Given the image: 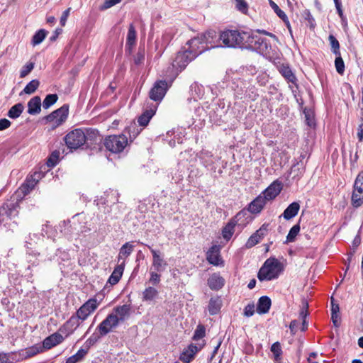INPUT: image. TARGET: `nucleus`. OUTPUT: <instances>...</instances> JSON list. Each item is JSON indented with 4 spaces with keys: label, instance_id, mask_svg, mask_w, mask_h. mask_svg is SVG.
Returning a JSON list of instances; mask_svg holds the SVG:
<instances>
[{
    "label": "nucleus",
    "instance_id": "f257e3e1",
    "mask_svg": "<svg viewBox=\"0 0 363 363\" xmlns=\"http://www.w3.org/2000/svg\"><path fill=\"white\" fill-rule=\"evenodd\" d=\"M282 271L281 262L276 258L267 259L259 269L257 278L260 281L277 279Z\"/></svg>",
    "mask_w": 363,
    "mask_h": 363
},
{
    "label": "nucleus",
    "instance_id": "f03ea898",
    "mask_svg": "<svg viewBox=\"0 0 363 363\" xmlns=\"http://www.w3.org/2000/svg\"><path fill=\"white\" fill-rule=\"evenodd\" d=\"M105 147L113 153L122 152L128 145V138L125 134L109 135L105 138Z\"/></svg>",
    "mask_w": 363,
    "mask_h": 363
},
{
    "label": "nucleus",
    "instance_id": "7ed1b4c3",
    "mask_svg": "<svg viewBox=\"0 0 363 363\" xmlns=\"http://www.w3.org/2000/svg\"><path fill=\"white\" fill-rule=\"evenodd\" d=\"M86 140V133L80 128L74 129L68 133L65 137V144L69 149H78Z\"/></svg>",
    "mask_w": 363,
    "mask_h": 363
},
{
    "label": "nucleus",
    "instance_id": "20e7f679",
    "mask_svg": "<svg viewBox=\"0 0 363 363\" xmlns=\"http://www.w3.org/2000/svg\"><path fill=\"white\" fill-rule=\"evenodd\" d=\"M264 41L262 38L250 32L241 31L240 48L260 49Z\"/></svg>",
    "mask_w": 363,
    "mask_h": 363
},
{
    "label": "nucleus",
    "instance_id": "39448f33",
    "mask_svg": "<svg viewBox=\"0 0 363 363\" xmlns=\"http://www.w3.org/2000/svg\"><path fill=\"white\" fill-rule=\"evenodd\" d=\"M210 33L201 34L188 41L189 51L191 52L194 56L196 57L203 52L208 48L207 46V35L209 36Z\"/></svg>",
    "mask_w": 363,
    "mask_h": 363
},
{
    "label": "nucleus",
    "instance_id": "423d86ee",
    "mask_svg": "<svg viewBox=\"0 0 363 363\" xmlns=\"http://www.w3.org/2000/svg\"><path fill=\"white\" fill-rule=\"evenodd\" d=\"M241 31L237 30H226L220 33V40L225 47L240 48Z\"/></svg>",
    "mask_w": 363,
    "mask_h": 363
},
{
    "label": "nucleus",
    "instance_id": "0eeeda50",
    "mask_svg": "<svg viewBox=\"0 0 363 363\" xmlns=\"http://www.w3.org/2000/svg\"><path fill=\"white\" fill-rule=\"evenodd\" d=\"M363 203V171L357 175L352 195V204L354 207L358 208Z\"/></svg>",
    "mask_w": 363,
    "mask_h": 363
},
{
    "label": "nucleus",
    "instance_id": "6e6552de",
    "mask_svg": "<svg viewBox=\"0 0 363 363\" xmlns=\"http://www.w3.org/2000/svg\"><path fill=\"white\" fill-rule=\"evenodd\" d=\"M118 325L117 318L113 314H108L107 317L98 325L97 330L100 336H105Z\"/></svg>",
    "mask_w": 363,
    "mask_h": 363
},
{
    "label": "nucleus",
    "instance_id": "1a4fd4ad",
    "mask_svg": "<svg viewBox=\"0 0 363 363\" xmlns=\"http://www.w3.org/2000/svg\"><path fill=\"white\" fill-rule=\"evenodd\" d=\"M196 57L189 51L179 52L172 62V67L176 69H183Z\"/></svg>",
    "mask_w": 363,
    "mask_h": 363
},
{
    "label": "nucleus",
    "instance_id": "9d476101",
    "mask_svg": "<svg viewBox=\"0 0 363 363\" xmlns=\"http://www.w3.org/2000/svg\"><path fill=\"white\" fill-rule=\"evenodd\" d=\"M69 108L64 105L45 117L48 122H55L56 126L61 125L67 118Z\"/></svg>",
    "mask_w": 363,
    "mask_h": 363
},
{
    "label": "nucleus",
    "instance_id": "9b49d317",
    "mask_svg": "<svg viewBox=\"0 0 363 363\" xmlns=\"http://www.w3.org/2000/svg\"><path fill=\"white\" fill-rule=\"evenodd\" d=\"M168 89L167 83L164 80L156 82L150 91V98L155 101H161Z\"/></svg>",
    "mask_w": 363,
    "mask_h": 363
},
{
    "label": "nucleus",
    "instance_id": "f8f14e48",
    "mask_svg": "<svg viewBox=\"0 0 363 363\" xmlns=\"http://www.w3.org/2000/svg\"><path fill=\"white\" fill-rule=\"evenodd\" d=\"M99 303L96 298L89 299L77 311V315L81 319V322L85 320L88 316L98 307Z\"/></svg>",
    "mask_w": 363,
    "mask_h": 363
},
{
    "label": "nucleus",
    "instance_id": "ddd939ff",
    "mask_svg": "<svg viewBox=\"0 0 363 363\" xmlns=\"http://www.w3.org/2000/svg\"><path fill=\"white\" fill-rule=\"evenodd\" d=\"M282 189L281 184L277 181L272 183L261 194L268 201L274 199Z\"/></svg>",
    "mask_w": 363,
    "mask_h": 363
},
{
    "label": "nucleus",
    "instance_id": "4468645a",
    "mask_svg": "<svg viewBox=\"0 0 363 363\" xmlns=\"http://www.w3.org/2000/svg\"><path fill=\"white\" fill-rule=\"evenodd\" d=\"M150 252L152 255V268L156 272H163L165 270L167 263L162 257L160 252L152 249L151 247L148 246Z\"/></svg>",
    "mask_w": 363,
    "mask_h": 363
},
{
    "label": "nucleus",
    "instance_id": "2eb2a0df",
    "mask_svg": "<svg viewBox=\"0 0 363 363\" xmlns=\"http://www.w3.org/2000/svg\"><path fill=\"white\" fill-rule=\"evenodd\" d=\"M130 306L124 304L115 307L111 314L115 315L118 319V323L127 320L130 315Z\"/></svg>",
    "mask_w": 363,
    "mask_h": 363
},
{
    "label": "nucleus",
    "instance_id": "dca6fc26",
    "mask_svg": "<svg viewBox=\"0 0 363 363\" xmlns=\"http://www.w3.org/2000/svg\"><path fill=\"white\" fill-rule=\"evenodd\" d=\"M64 340V337L62 334L59 333H55L47 337L43 342V349H51L52 347L59 345Z\"/></svg>",
    "mask_w": 363,
    "mask_h": 363
},
{
    "label": "nucleus",
    "instance_id": "f3484780",
    "mask_svg": "<svg viewBox=\"0 0 363 363\" xmlns=\"http://www.w3.org/2000/svg\"><path fill=\"white\" fill-rule=\"evenodd\" d=\"M267 231V227L263 225L259 230L253 233L247 240L245 246L247 248H251L257 245L264 236Z\"/></svg>",
    "mask_w": 363,
    "mask_h": 363
},
{
    "label": "nucleus",
    "instance_id": "a211bd4d",
    "mask_svg": "<svg viewBox=\"0 0 363 363\" xmlns=\"http://www.w3.org/2000/svg\"><path fill=\"white\" fill-rule=\"evenodd\" d=\"M80 318L77 315L76 316H72L64 325L60 328V332H64L67 329H69L67 336L72 334L73 332L79 326L81 322Z\"/></svg>",
    "mask_w": 363,
    "mask_h": 363
},
{
    "label": "nucleus",
    "instance_id": "6ab92c4d",
    "mask_svg": "<svg viewBox=\"0 0 363 363\" xmlns=\"http://www.w3.org/2000/svg\"><path fill=\"white\" fill-rule=\"evenodd\" d=\"M267 202L262 195L259 194L249 204L248 211L252 213H259L263 209Z\"/></svg>",
    "mask_w": 363,
    "mask_h": 363
},
{
    "label": "nucleus",
    "instance_id": "aec40b11",
    "mask_svg": "<svg viewBox=\"0 0 363 363\" xmlns=\"http://www.w3.org/2000/svg\"><path fill=\"white\" fill-rule=\"evenodd\" d=\"M206 259L208 262L215 266L220 264L221 261L219 255V247L217 245H213L206 253Z\"/></svg>",
    "mask_w": 363,
    "mask_h": 363
},
{
    "label": "nucleus",
    "instance_id": "412c9836",
    "mask_svg": "<svg viewBox=\"0 0 363 363\" xmlns=\"http://www.w3.org/2000/svg\"><path fill=\"white\" fill-rule=\"evenodd\" d=\"M41 111V99L38 96L33 97L28 102V113L30 115L38 114Z\"/></svg>",
    "mask_w": 363,
    "mask_h": 363
},
{
    "label": "nucleus",
    "instance_id": "4be33fe9",
    "mask_svg": "<svg viewBox=\"0 0 363 363\" xmlns=\"http://www.w3.org/2000/svg\"><path fill=\"white\" fill-rule=\"evenodd\" d=\"M134 250V246L130 242H125L122 247L120 248L119 253L118 255V264H120L122 261L124 262V265L125 264V258H127Z\"/></svg>",
    "mask_w": 363,
    "mask_h": 363
},
{
    "label": "nucleus",
    "instance_id": "5701e85b",
    "mask_svg": "<svg viewBox=\"0 0 363 363\" xmlns=\"http://www.w3.org/2000/svg\"><path fill=\"white\" fill-rule=\"evenodd\" d=\"M225 284L224 279L219 274H213L208 279V285L212 290L220 289Z\"/></svg>",
    "mask_w": 363,
    "mask_h": 363
},
{
    "label": "nucleus",
    "instance_id": "b1692460",
    "mask_svg": "<svg viewBox=\"0 0 363 363\" xmlns=\"http://www.w3.org/2000/svg\"><path fill=\"white\" fill-rule=\"evenodd\" d=\"M124 268L125 267L123 261H122L120 264H118V265L115 267L113 272L108 279V282L111 285L116 284L119 281L123 273Z\"/></svg>",
    "mask_w": 363,
    "mask_h": 363
},
{
    "label": "nucleus",
    "instance_id": "393cba45",
    "mask_svg": "<svg viewBox=\"0 0 363 363\" xmlns=\"http://www.w3.org/2000/svg\"><path fill=\"white\" fill-rule=\"evenodd\" d=\"M222 306V300L219 296L212 297L209 300L208 310L211 315L218 314Z\"/></svg>",
    "mask_w": 363,
    "mask_h": 363
},
{
    "label": "nucleus",
    "instance_id": "a878e982",
    "mask_svg": "<svg viewBox=\"0 0 363 363\" xmlns=\"http://www.w3.org/2000/svg\"><path fill=\"white\" fill-rule=\"evenodd\" d=\"M299 209V203L293 202L284 210L281 216L284 219L290 220L298 214Z\"/></svg>",
    "mask_w": 363,
    "mask_h": 363
},
{
    "label": "nucleus",
    "instance_id": "bb28decb",
    "mask_svg": "<svg viewBox=\"0 0 363 363\" xmlns=\"http://www.w3.org/2000/svg\"><path fill=\"white\" fill-rule=\"evenodd\" d=\"M271 299L266 296L259 298L257 303V311L259 314L267 313L271 306Z\"/></svg>",
    "mask_w": 363,
    "mask_h": 363
},
{
    "label": "nucleus",
    "instance_id": "cd10ccee",
    "mask_svg": "<svg viewBox=\"0 0 363 363\" xmlns=\"http://www.w3.org/2000/svg\"><path fill=\"white\" fill-rule=\"evenodd\" d=\"M236 224L237 221L235 219H231L223 228L222 235L225 240H229L232 238Z\"/></svg>",
    "mask_w": 363,
    "mask_h": 363
},
{
    "label": "nucleus",
    "instance_id": "c85d7f7f",
    "mask_svg": "<svg viewBox=\"0 0 363 363\" xmlns=\"http://www.w3.org/2000/svg\"><path fill=\"white\" fill-rule=\"evenodd\" d=\"M156 107L154 106L149 110H146L139 118H138V123L141 126H146L150 120L155 113Z\"/></svg>",
    "mask_w": 363,
    "mask_h": 363
},
{
    "label": "nucleus",
    "instance_id": "c756f323",
    "mask_svg": "<svg viewBox=\"0 0 363 363\" xmlns=\"http://www.w3.org/2000/svg\"><path fill=\"white\" fill-rule=\"evenodd\" d=\"M159 295L158 291L152 286L146 288L143 292V301H152L155 300Z\"/></svg>",
    "mask_w": 363,
    "mask_h": 363
},
{
    "label": "nucleus",
    "instance_id": "7c9ffc66",
    "mask_svg": "<svg viewBox=\"0 0 363 363\" xmlns=\"http://www.w3.org/2000/svg\"><path fill=\"white\" fill-rule=\"evenodd\" d=\"M279 72L288 82L295 84L296 78L289 67L282 65L279 69Z\"/></svg>",
    "mask_w": 363,
    "mask_h": 363
},
{
    "label": "nucleus",
    "instance_id": "2f4dec72",
    "mask_svg": "<svg viewBox=\"0 0 363 363\" xmlns=\"http://www.w3.org/2000/svg\"><path fill=\"white\" fill-rule=\"evenodd\" d=\"M23 109L24 107L22 104H16L9 109L7 115L11 118H17L22 113Z\"/></svg>",
    "mask_w": 363,
    "mask_h": 363
},
{
    "label": "nucleus",
    "instance_id": "473e14b6",
    "mask_svg": "<svg viewBox=\"0 0 363 363\" xmlns=\"http://www.w3.org/2000/svg\"><path fill=\"white\" fill-rule=\"evenodd\" d=\"M87 352L88 349L81 348L80 350H78V352L76 354L69 357L67 359L66 363H77L81 361L87 354Z\"/></svg>",
    "mask_w": 363,
    "mask_h": 363
},
{
    "label": "nucleus",
    "instance_id": "72a5a7b5",
    "mask_svg": "<svg viewBox=\"0 0 363 363\" xmlns=\"http://www.w3.org/2000/svg\"><path fill=\"white\" fill-rule=\"evenodd\" d=\"M136 40V30L133 24H130L127 35L126 45L131 48L135 45Z\"/></svg>",
    "mask_w": 363,
    "mask_h": 363
},
{
    "label": "nucleus",
    "instance_id": "f704fd0d",
    "mask_svg": "<svg viewBox=\"0 0 363 363\" xmlns=\"http://www.w3.org/2000/svg\"><path fill=\"white\" fill-rule=\"evenodd\" d=\"M40 85V82L38 79H33L30 81L21 92L22 94H31L34 93Z\"/></svg>",
    "mask_w": 363,
    "mask_h": 363
},
{
    "label": "nucleus",
    "instance_id": "c9c22d12",
    "mask_svg": "<svg viewBox=\"0 0 363 363\" xmlns=\"http://www.w3.org/2000/svg\"><path fill=\"white\" fill-rule=\"evenodd\" d=\"M43 350L44 349H43V346L35 345L32 347L26 348L24 351V355L26 357H31L40 352H42L43 351Z\"/></svg>",
    "mask_w": 363,
    "mask_h": 363
},
{
    "label": "nucleus",
    "instance_id": "e433bc0d",
    "mask_svg": "<svg viewBox=\"0 0 363 363\" xmlns=\"http://www.w3.org/2000/svg\"><path fill=\"white\" fill-rule=\"evenodd\" d=\"M141 129H139L135 123L126 128L125 130V132L128 133L130 142H132L138 135Z\"/></svg>",
    "mask_w": 363,
    "mask_h": 363
},
{
    "label": "nucleus",
    "instance_id": "4c0bfd02",
    "mask_svg": "<svg viewBox=\"0 0 363 363\" xmlns=\"http://www.w3.org/2000/svg\"><path fill=\"white\" fill-rule=\"evenodd\" d=\"M57 99L58 96L55 94L47 95L43 102V107L45 109L49 108L51 106L57 102Z\"/></svg>",
    "mask_w": 363,
    "mask_h": 363
},
{
    "label": "nucleus",
    "instance_id": "58836bf2",
    "mask_svg": "<svg viewBox=\"0 0 363 363\" xmlns=\"http://www.w3.org/2000/svg\"><path fill=\"white\" fill-rule=\"evenodd\" d=\"M300 231V225L298 224L294 225L289 230L286 236V242H291L295 240L296 237Z\"/></svg>",
    "mask_w": 363,
    "mask_h": 363
},
{
    "label": "nucleus",
    "instance_id": "ea45409f",
    "mask_svg": "<svg viewBox=\"0 0 363 363\" xmlns=\"http://www.w3.org/2000/svg\"><path fill=\"white\" fill-rule=\"evenodd\" d=\"M328 40H329L333 52L335 55H340V44H339L338 40L336 39V38L333 35H330L328 37Z\"/></svg>",
    "mask_w": 363,
    "mask_h": 363
},
{
    "label": "nucleus",
    "instance_id": "a19ab883",
    "mask_svg": "<svg viewBox=\"0 0 363 363\" xmlns=\"http://www.w3.org/2000/svg\"><path fill=\"white\" fill-rule=\"evenodd\" d=\"M47 32L44 29L38 30L33 37L32 43L33 45L40 44L46 37Z\"/></svg>",
    "mask_w": 363,
    "mask_h": 363
},
{
    "label": "nucleus",
    "instance_id": "79ce46f5",
    "mask_svg": "<svg viewBox=\"0 0 363 363\" xmlns=\"http://www.w3.org/2000/svg\"><path fill=\"white\" fill-rule=\"evenodd\" d=\"M269 5L274 11L277 13V15L283 21L286 20V13L278 6V5L274 2L272 0H269Z\"/></svg>",
    "mask_w": 363,
    "mask_h": 363
},
{
    "label": "nucleus",
    "instance_id": "37998d69",
    "mask_svg": "<svg viewBox=\"0 0 363 363\" xmlns=\"http://www.w3.org/2000/svg\"><path fill=\"white\" fill-rule=\"evenodd\" d=\"M38 174L35 173L33 176H31L30 178H28L25 182V184L23 185V189H27V191L32 190L36 184L38 183V179L35 178H33V177L36 176Z\"/></svg>",
    "mask_w": 363,
    "mask_h": 363
},
{
    "label": "nucleus",
    "instance_id": "c03bdc74",
    "mask_svg": "<svg viewBox=\"0 0 363 363\" xmlns=\"http://www.w3.org/2000/svg\"><path fill=\"white\" fill-rule=\"evenodd\" d=\"M335 65L337 72L339 74H342L345 72V64H344V61H343L342 58L340 56V54L336 55V58L335 60Z\"/></svg>",
    "mask_w": 363,
    "mask_h": 363
},
{
    "label": "nucleus",
    "instance_id": "a18cd8bd",
    "mask_svg": "<svg viewBox=\"0 0 363 363\" xmlns=\"http://www.w3.org/2000/svg\"><path fill=\"white\" fill-rule=\"evenodd\" d=\"M271 351L273 353L276 360L280 359V357L282 354V350L279 342H276L272 345Z\"/></svg>",
    "mask_w": 363,
    "mask_h": 363
},
{
    "label": "nucleus",
    "instance_id": "49530a36",
    "mask_svg": "<svg viewBox=\"0 0 363 363\" xmlns=\"http://www.w3.org/2000/svg\"><path fill=\"white\" fill-rule=\"evenodd\" d=\"M206 334L205 327L202 325H199L194 332L193 339L194 340H199L203 338Z\"/></svg>",
    "mask_w": 363,
    "mask_h": 363
},
{
    "label": "nucleus",
    "instance_id": "de8ad7c7",
    "mask_svg": "<svg viewBox=\"0 0 363 363\" xmlns=\"http://www.w3.org/2000/svg\"><path fill=\"white\" fill-rule=\"evenodd\" d=\"M35 64L33 62H28L25 65L21 72H20V77L24 78L26 77L34 68Z\"/></svg>",
    "mask_w": 363,
    "mask_h": 363
},
{
    "label": "nucleus",
    "instance_id": "09e8293b",
    "mask_svg": "<svg viewBox=\"0 0 363 363\" xmlns=\"http://www.w3.org/2000/svg\"><path fill=\"white\" fill-rule=\"evenodd\" d=\"M235 8L242 13H246L248 10V5L245 0H235Z\"/></svg>",
    "mask_w": 363,
    "mask_h": 363
},
{
    "label": "nucleus",
    "instance_id": "8fccbe9b",
    "mask_svg": "<svg viewBox=\"0 0 363 363\" xmlns=\"http://www.w3.org/2000/svg\"><path fill=\"white\" fill-rule=\"evenodd\" d=\"M107 194V203H115L118 201V193L115 190H110L106 192Z\"/></svg>",
    "mask_w": 363,
    "mask_h": 363
},
{
    "label": "nucleus",
    "instance_id": "3c124183",
    "mask_svg": "<svg viewBox=\"0 0 363 363\" xmlns=\"http://www.w3.org/2000/svg\"><path fill=\"white\" fill-rule=\"evenodd\" d=\"M240 87L237 86V88L235 89V94L238 98H242V96L246 93V84L243 82H240Z\"/></svg>",
    "mask_w": 363,
    "mask_h": 363
},
{
    "label": "nucleus",
    "instance_id": "603ef678",
    "mask_svg": "<svg viewBox=\"0 0 363 363\" xmlns=\"http://www.w3.org/2000/svg\"><path fill=\"white\" fill-rule=\"evenodd\" d=\"M122 0H104V4L101 6V10H106L118 4Z\"/></svg>",
    "mask_w": 363,
    "mask_h": 363
},
{
    "label": "nucleus",
    "instance_id": "864d4df0",
    "mask_svg": "<svg viewBox=\"0 0 363 363\" xmlns=\"http://www.w3.org/2000/svg\"><path fill=\"white\" fill-rule=\"evenodd\" d=\"M159 272L150 271V278L149 281L152 284H158L160 281V274H158Z\"/></svg>",
    "mask_w": 363,
    "mask_h": 363
},
{
    "label": "nucleus",
    "instance_id": "5fc2aeb1",
    "mask_svg": "<svg viewBox=\"0 0 363 363\" xmlns=\"http://www.w3.org/2000/svg\"><path fill=\"white\" fill-rule=\"evenodd\" d=\"M101 336L99 335H92L89 338L87 339V340L86 341L85 344L87 347L86 349H89V347L91 346V345H94L98 340L101 337Z\"/></svg>",
    "mask_w": 363,
    "mask_h": 363
},
{
    "label": "nucleus",
    "instance_id": "6e6d98bb",
    "mask_svg": "<svg viewBox=\"0 0 363 363\" xmlns=\"http://www.w3.org/2000/svg\"><path fill=\"white\" fill-rule=\"evenodd\" d=\"M145 59V52L143 50H139L134 57V62L135 65L141 64Z\"/></svg>",
    "mask_w": 363,
    "mask_h": 363
},
{
    "label": "nucleus",
    "instance_id": "4d7b16f0",
    "mask_svg": "<svg viewBox=\"0 0 363 363\" xmlns=\"http://www.w3.org/2000/svg\"><path fill=\"white\" fill-rule=\"evenodd\" d=\"M255 313V306L254 304H248L245 307L244 309V315L247 317H250L253 315Z\"/></svg>",
    "mask_w": 363,
    "mask_h": 363
},
{
    "label": "nucleus",
    "instance_id": "13d9d810",
    "mask_svg": "<svg viewBox=\"0 0 363 363\" xmlns=\"http://www.w3.org/2000/svg\"><path fill=\"white\" fill-rule=\"evenodd\" d=\"M362 240L361 236L359 235V233H357V235L354 237L352 242V248L353 252H355L356 249L361 244Z\"/></svg>",
    "mask_w": 363,
    "mask_h": 363
},
{
    "label": "nucleus",
    "instance_id": "bf43d9fd",
    "mask_svg": "<svg viewBox=\"0 0 363 363\" xmlns=\"http://www.w3.org/2000/svg\"><path fill=\"white\" fill-rule=\"evenodd\" d=\"M71 8H68L63 13L60 18V24L62 26H65L67 20V18L69 15Z\"/></svg>",
    "mask_w": 363,
    "mask_h": 363
},
{
    "label": "nucleus",
    "instance_id": "052dcab7",
    "mask_svg": "<svg viewBox=\"0 0 363 363\" xmlns=\"http://www.w3.org/2000/svg\"><path fill=\"white\" fill-rule=\"evenodd\" d=\"M334 3L335 4V7H336L337 11L338 13V15L340 16V17L342 19H343L344 15H343V11L342 9V4H341L340 0H334Z\"/></svg>",
    "mask_w": 363,
    "mask_h": 363
},
{
    "label": "nucleus",
    "instance_id": "680f3d73",
    "mask_svg": "<svg viewBox=\"0 0 363 363\" xmlns=\"http://www.w3.org/2000/svg\"><path fill=\"white\" fill-rule=\"evenodd\" d=\"M11 125V122L6 118L0 119V130H5Z\"/></svg>",
    "mask_w": 363,
    "mask_h": 363
},
{
    "label": "nucleus",
    "instance_id": "e2e57ef3",
    "mask_svg": "<svg viewBox=\"0 0 363 363\" xmlns=\"http://www.w3.org/2000/svg\"><path fill=\"white\" fill-rule=\"evenodd\" d=\"M298 326V321L297 320H294L291 322L289 328L291 332L294 334L297 331V328Z\"/></svg>",
    "mask_w": 363,
    "mask_h": 363
},
{
    "label": "nucleus",
    "instance_id": "0e129e2a",
    "mask_svg": "<svg viewBox=\"0 0 363 363\" xmlns=\"http://www.w3.org/2000/svg\"><path fill=\"white\" fill-rule=\"evenodd\" d=\"M305 116H306V120L307 121V124L308 125V126L310 127H313L315 125V121H314V119L311 116L310 113H305Z\"/></svg>",
    "mask_w": 363,
    "mask_h": 363
},
{
    "label": "nucleus",
    "instance_id": "69168bd1",
    "mask_svg": "<svg viewBox=\"0 0 363 363\" xmlns=\"http://www.w3.org/2000/svg\"><path fill=\"white\" fill-rule=\"evenodd\" d=\"M357 138L359 142L363 140V123H361L357 128Z\"/></svg>",
    "mask_w": 363,
    "mask_h": 363
},
{
    "label": "nucleus",
    "instance_id": "338daca9",
    "mask_svg": "<svg viewBox=\"0 0 363 363\" xmlns=\"http://www.w3.org/2000/svg\"><path fill=\"white\" fill-rule=\"evenodd\" d=\"M57 157H58L57 152H52L51 157L48 160V165L49 166H55L56 164V162H53V159L55 158V160H57Z\"/></svg>",
    "mask_w": 363,
    "mask_h": 363
},
{
    "label": "nucleus",
    "instance_id": "774afa93",
    "mask_svg": "<svg viewBox=\"0 0 363 363\" xmlns=\"http://www.w3.org/2000/svg\"><path fill=\"white\" fill-rule=\"evenodd\" d=\"M331 319H332V321H333L334 325L335 327H338L339 325H340V323H339V320H340L339 314L338 313L332 314L331 315Z\"/></svg>",
    "mask_w": 363,
    "mask_h": 363
}]
</instances>
